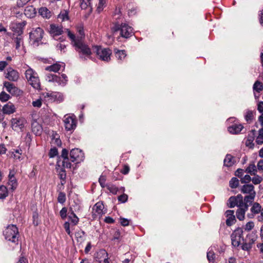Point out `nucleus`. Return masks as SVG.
Returning a JSON list of instances; mask_svg holds the SVG:
<instances>
[{
	"instance_id": "6e6552de",
	"label": "nucleus",
	"mask_w": 263,
	"mask_h": 263,
	"mask_svg": "<svg viewBox=\"0 0 263 263\" xmlns=\"http://www.w3.org/2000/svg\"><path fill=\"white\" fill-rule=\"evenodd\" d=\"M84 158V153L79 148H73L70 152V160L72 162L78 163L83 161Z\"/></svg>"
},
{
	"instance_id": "dca6fc26",
	"label": "nucleus",
	"mask_w": 263,
	"mask_h": 263,
	"mask_svg": "<svg viewBox=\"0 0 263 263\" xmlns=\"http://www.w3.org/2000/svg\"><path fill=\"white\" fill-rule=\"evenodd\" d=\"M63 28L61 26L51 24L50 26V33L53 36L61 35L63 33Z\"/></svg>"
},
{
	"instance_id": "6ab92c4d",
	"label": "nucleus",
	"mask_w": 263,
	"mask_h": 263,
	"mask_svg": "<svg viewBox=\"0 0 263 263\" xmlns=\"http://www.w3.org/2000/svg\"><path fill=\"white\" fill-rule=\"evenodd\" d=\"M261 209V206L259 203L258 202H254L252 204V206L251 207L250 211L252 213L251 214H249L248 216L249 218H252L254 215L259 214L260 213Z\"/></svg>"
},
{
	"instance_id": "603ef678",
	"label": "nucleus",
	"mask_w": 263,
	"mask_h": 263,
	"mask_svg": "<svg viewBox=\"0 0 263 263\" xmlns=\"http://www.w3.org/2000/svg\"><path fill=\"white\" fill-rule=\"evenodd\" d=\"M254 222L253 221H249L246 223L244 227V229L246 231H250L254 228Z\"/></svg>"
},
{
	"instance_id": "de8ad7c7",
	"label": "nucleus",
	"mask_w": 263,
	"mask_h": 263,
	"mask_svg": "<svg viewBox=\"0 0 263 263\" xmlns=\"http://www.w3.org/2000/svg\"><path fill=\"white\" fill-rule=\"evenodd\" d=\"M9 93L12 95L19 96L22 93V91L20 89L14 86Z\"/></svg>"
},
{
	"instance_id": "473e14b6",
	"label": "nucleus",
	"mask_w": 263,
	"mask_h": 263,
	"mask_svg": "<svg viewBox=\"0 0 263 263\" xmlns=\"http://www.w3.org/2000/svg\"><path fill=\"white\" fill-rule=\"evenodd\" d=\"M61 67V65L58 63H55L49 66L46 67L45 70L49 71L57 72L60 69Z\"/></svg>"
},
{
	"instance_id": "c756f323",
	"label": "nucleus",
	"mask_w": 263,
	"mask_h": 263,
	"mask_svg": "<svg viewBox=\"0 0 263 263\" xmlns=\"http://www.w3.org/2000/svg\"><path fill=\"white\" fill-rule=\"evenodd\" d=\"M39 12L43 17L46 18H49L51 16V12L46 7L41 8Z\"/></svg>"
},
{
	"instance_id": "79ce46f5",
	"label": "nucleus",
	"mask_w": 263,
	"mask_h": 263,
	"mask_svg": "<svg viewBox=\"0 0 263 263\" xmlns=\"http://www.w3.org/2000/svg\"><path fill=\"white\" fill-rule=\"evenodd\" d=\"M107 189L113 194H117L118 188L115 185L110 184L106 186Z\"/></svg>"
},
{
	"instance_id": "680f3d73",
	"label": "nucleus",
	"mask_w": 263,
	"mask_h": 263,
	"mask_svg": "<svg viewBox=\"0 0 263 263\" xmlns=\"http://www.w3.org/2000/svg\"><path fill=\"white\" fill-rule=\"evenodd\" d=\"M30 0H17L16 5L18 7H24Z\"/></svg>"
},
{
	"instance_id": "a19ab883",
	"label": "nucleus",
	"mask_w": 263,
	"mask_h": 263,
	"mask_svg": "<svg viewBox=\"0 0 263 263\" xmlns=\"http://www.w3.org/2000/svg\"><path fill=\"white\" fill-rule=\"evenodd\" d=\"M254 113L253 111L248 110L245 115V119L248 122H251L253 119Z\"/></svg>"
},
{
	"instance_id": "c85d7f7f",
	"label": "nucleus",
	"mask_w": 263,
	"mask_h": 263,
	"mask_svg": "<svg viewBox=\"0 0 263 263\" xmlns=\"http://www.w3.org/2000/svg\"><path fill=\"white\" fill-rule=\"evenodd\" d=\"M9 180L8 182V185L12 190L16 189L17 186L16 180L15 179L13 175L9 174Z\"/></svg>"
},
{
	"instance_id": "39448f33",
	"label": "nucleus",
	"mask_w": 263,
	"mask_h": 263,
	"mask_svg": "<svg viewBox=\"0 0 263 263\" xmlns=\"http://www.w3.org/2000/svg\"><path fill=\"white\" fill-rule=\"evenodd\" d=\"M43 34L44 31L41 28L33 29L29 33L30 42L34 46H38L43 38Z\"/></svg>"
},
{
	"instance_id": "2eb2a0df",
	"label": "nucleus",
	"mask_w": 263,
	"mask_h": 263,
	"mask_svg": "<svg viewBox=\"0 0 263 263\" xmlns=\"http://www.w3.org/2000/svg\"><path fill=\"white\" fill-rule=\"evenodd\" d=\"M248 208L247 205L245 206V204L242 206H239L238 209L236 212V215L237 219L240 221H242L245 219L246 212L248 211Z\"/></svg>"
},
{
	"instance_id": "5701e85b",
	"label": "nucleus",
	"mask_w": 263,
	"mask_h": 263,
	"mask_svg": "<svg viewBox=\"0 0 263 263\" xmlns=\"http://www.w3.org/2000/svg\"><path fill=\"white\" fill-rule=\"evenodd\" d=\"M243 129L241 124H235L228 127V131L233 134H237L239 133Z\"/></svg>"
},
{
	"instance_id": "a211bd4d",
	"label": "nucleus",
	"mask_w": 263,
	"mask_h": 263,
	"mask_svg": "<svg viewBox=\"0 0 263 263\" xmlns=\"http://www.w3.org/2000/svg\"><path fill=\"white\" fill-rule=\"evenodd\" d=\"M97 258L99 259H103V262L102 263H108V254L107 252L104 250L101 249L100 250L97 254ZM99 261L101 262L102 261V260H100Z\"/></svg>"
},
{
	"instance_id": "09e8293b",
	"label": "nucleus",
	"mask_w": 263,
	"mask_h": 263,
	"mask_svg": "<svg viewBox=\"0 0 263 263\" xmlns=\"http://www.w3.org/2000/svg\"><path fill=\"white\" fill-rule=\"evenodd\" d=\"M4 86L6 88L7 91L9 92H11V90L14 86V85L12 83H11L9 82H5L4 83Z\"/></svg>"
},
{
	"instance_id": "b1692460",
	"label": "nucleus",
	"mask_w": 263,
	"mask_h": 263,
	"mask_svg": "<svg viewBox=\"0 0 263 263\" xmlns=\"http://www.w3.org/2000/svg\"><path fill=\"white\" fill-rule=\"evenodd\" d=\"M35 13V9L32 6H28L25 9L24 14L28 17L34 16Z\"/></svg>"
},
{
	"instance_id": "338daca9",
	"label": "nucleus",
	"mask_w": 263,
	"mask_h": 263,
	"mask_svg": "<svg viewBox=\"0 0 263 263\" xmlns=\"http://www.w3.org/2000/svg\"><path fill=\"white\" fill-rule=\"evenodd\" d=\"M257 109L261 114L260 116H263V102H259L257 106Z\"/></svg>"
},
{
	"instance_id": "4be33fe9",
	"label": "nucleus",
	"mask_w": 263,
	"mask_h": 263,
	"mask_svg": "<svg viewBox=\"0 0 263 263\" xmlns=\"http://www.w3.org/2000/svg\"><path fill=\"white\" fill-rule=\"evenodd\" d=\"M255 195L256 192H253L252 193L250 194V195L246 196L244 198H243V204H244L245 206L247 205V208H249V205L253 202Z\"/></svg>"
},
{
	"instance_id": "7c9ffc66",
	"label": "nucleus",
	"mask_w": 263,
	"mask_h": 263,
	"mask_svg": "<svg viewBox=\"0 0 263 263\" xmlns=\"http://www.w3.org/2000/svg\"><path fill=\"white\" fill-rule=\"evenodd\" d=\"M36 75L37 73L31 68H29L25 72V77L28 81L32 79Z\"/></svg>"
},
{
	"instance_id": "423d86ee",
	"label": "nucleus",
	"mask_w": 263,
	"mask_h": 263,
	"mask_svg": "<svg viewBox=\"0 0 263 263\" xmlns=\"http://www.w3.org/2000/svg\"><path fill=\"white\" fill-rule=\"evenodd\" d=\"M242 233L243 230L242 228H238L236 229L231 234V238L232 245L234 247H238L241 243V240L242 239L243 240Z\"/></svg>"
},
{
	"instance_id": "a18cd8bd",
	"label": "nucleus",
	"mask_w": 263,
	"mask_h": 263,
	"mask_svg": "<svg viewBox=\"0 0 263 263\" xmlns=\"http://www.w3.org/2000/svg\"><path fill=\"white\" fill-rule=\"evenodd\" d=\"M13 154V158L16 160H20L21 156L22 155V150L21 149H17L14 150V152H12Z\"/></svg>"
},
{
	"instance_id": "2f4dec72",
	"label": "nucleus",
	"mask_w": 263,
	"mask_h": 263,
	"mask_svg": "<svg viewBox=\"0 0 263 263\" xmlns=\"http://www.w3.org/2000/svg\"><path fill=\"white\" fill-rule=\"evenodd\" d=\"M106 6V0H99L98 3L97 5L96 11L98 13L101 12L104 8Z\"/></svg>"
},
{
	"instance_id": "aec40b11",
	"label": "nucleus",
	"mask_w": 263,
	"mask_h": 263,
	"mask_svg": "<svg viewBox=\"0 0 263 263\" xmlns=\"http://www.w3.org/2000/svg\"><path fill=\"white\" fill-rule=\"evenodd\" d=\"M2 110L4 114L10 115L15 111V107L12 103L8 102L3 106Z\"/></svg>"
},
{
	"instance_id": "0e129e2a",
	"label": "nucleus",
	"mask_w": 263,
	"mask_h": 263,
	"mask_svg": "<svg viewBox=\"0 0 263 263\" xmlns=\"http://www.w3.org/2000/svg\"><path fill=\"white\" fill-rule=\"evenodd\" d=\"M68 151L65 148L63 149L62 151L61 157L63 158V160H67V159H68Z\"/></svg>"
},
{
	"instance_id": "ddd939ff",
	"label": "nucleus",
	"mask_w": 263,
	"mask_h": 263,
	"mask_svg": "<svg viewBox=\"0 0 263 263\" xmlns=\"http://www.w3.org/2000/svg\"><path fill=\"white\" fill-rule=\"evenodd\" d=\"M6 78L11 81H16L19 78L18 72L13 69L11 68H9L7 70Z\"/></svg>"
},
{
	"instance_id": "f8f14e48",
	"label": "nucleus",
	"mask_w": 263,
	"mask_h": 263,
	"mask_svg": "<svg viewBox=\"0 0 263 263\" xmlns=\"http://www.w3.org/2000/svg\"><path fill=\"white\" fill-rule=\"evenodd\" d=\"M60 163V161H58L56 165V170L61 180V183L62 185H64L66 183V173L65 170L63 168L61 167Z\"/></svg>"
},
{
	"instance_id": "1a4fd4ad",
	"label": "nucleus",
	"mask_w": 263,
	"mask_h": 263,
	"mask_svg": "<svg viewBox=\"0 0 263 263\" xmlns=\"http://www.w3.org/2000/svg\"><path fill=\"white\" fill-rule=\"evenodd\" d=\"M227 204L230 208H233L236 206H242L244 204H243L242 196L241 194H238L236 196L230 197L228 200Z\"/></svg>"
},
{
	"instance_id": "6e6d98bb",
	"label": "nucleus",
	"mask_w": 263,
	"mask_h": 263,
	"mask_svg": "<svg viewBox=\"0 0 263 263\" xmlns=\"http://www.w3.org/2000/svg\"><path fill=\"white\" fill-rule=\"evenodd\" d=\"M262 180V178L258 175H256L254 177H253V178L251 179L253 183L255 184H259L261 182Z\"/></svg>"
},
{
	"instance_id": "a878e982",
	"label": "nucleus",
	"mask_w": 263,
	"mask_h": 263,
	"mask_svg": "<svg viewBox=\"0 0 263 263\" xmlns=\"http://www.w3.org/2000/svg\"><path fill=\"white\" fill-rule=\"evenodd\" d=\"M241 192L244 194H250L252 193L254 191V187L252 184H246L243 185L241 189Z\"/></svg>"
},
{
	"instance_id": "37998d69",
	"label": "nucleus",
	"mask_w": 263,
	"mask_h": 263,
	"mask_svg": "<svg viewBox=\"0 0 263 263\" xmlns=\"http://www.w3.org/2000/svg\"><path fill=\"white\" fill-rule=\"evenodd\" d=\"M236 221V220L235 216H230L227 217L226 220V224L228 226H231L235 223Z\"/></svg>"
},
{
	"instance_id": "4d7b16f0",
	"label": "nucleus",
	"mask_w": 263,
	"mask_h": 263,
	"mask_svg": "<svg viewBox=\"0 0 263 263\" xmlns=\"http://www.w3.org/2000/svg\"><path fill=\"white\" fill-rule=\"evenodd\" d=\"M77 30L78 32H79V34L80 35L81 37H79L80 39L82 36H84V29L83 26L82 25L80 24L77 26Z\"/></svg>"
},
{
	"instance_id": "393cba45",
	"label": "nucleus",
	"mask_w": 263,
	"mask_h": 263,
	"mask_svg": "<svg viewBox=\"0 0 263 263\" xmlns=\"http://www.w3.org/2000/svg\"><path fill=\"white\" fill-rule=\"evenodd\" d=\"M234 158L230 154H227L224 159V165L227 167H230L234 164Z\"/></svg>"
},
{
	"instance_id": "0eeeda50",
	"label": "nucleus",
	"mask_w": 263,
	"mask_h": 263,
	"mask_svg": "<svg viewBox=\"0 0 263 263\" xmlns=\"http://www.w3.org/2000/svg\"><path fill=\"white\" fill-rule=\"evenodd\" d=\"M43 98L46 101L52 102L55 101H61L63 99L62 95L58 92H45L42 93Z\"/></svg>"
},
{
	"instance_id": "8fccbe9b",
	"label": "nucleus",
	"mask_w": 263,
	"mask_h": 263,
	"mask_svg": "<svg viewBox=\"0 0 263 263\" xmlns=\"http://www.w3.org/2000/svg\"><path fill=\"white\" fill-rule=\"evenodd\" d=\"M22 41H23V38H22V37L21 36H17L15 39L14 42H15V43L16 44L15 48L16 49H19V48L20 47L21 44L22 42Z\"/></svg>"
},
{
	"instance_id": "5fc2aeb1",
	"label": "nucleus",
	"mask_w": 263,
	"mask_h": 263,
	"mask_svg": "<svg viewBox=\"0 0 263 263\" xmlns=\"http://www.w3.org/2000/svg\"><path fill=\"white\" fill-rule=\"evenodd\" d=\"M58 154V149L55 147L51 148L49 153V156L50 158H53Z\"/></svg>"
},
{
	"instance_id": "864d4df0",
	"label": "nucleus",
	"mask_w": 263,
	"mask_h": 263,
	"mask_svg": "<svg viewBox=\"0 0 263 263\" xmlns=\"http://www.w3.org/2000/svg\"><path fill=\"white\" fill-rule=\"evenodd\" d=\"M67 209L66 207L63 208L60 212V215L62 219H65L67 217Z\"/></svg>"
},
{
	"instance_id": "13d9d810",
	"label": "nucleus",
	"mask_w": 263,
	"mask_h": 263,
	"mask_svg": "<svg viewBox=\"0 0 263 263\" xmlns=\"http://www.w3.org/2000/svg\"><path fill=\"white\" fill-rule=\"evenodd\" d=\"M32 131L36 135H40L42 132V128L40 125L37 124L36 126L32 127Z\"/></svg>"
},
{
	"instance_id": "ea45409f",
	"label": "nucleus",
	"mask_w": 263,
	"mask_h": 263,
	"mask_svg": "<svg viewBox=\"0 0 263 263\" xmlns=\"http://www.w3.org/2000/svg\"><path fill=\"white\" fill-rule=\"evenodd\" d=\"M207 258L209 261L210 263H213L215 260V255L214 252L212 250H209L207 252Z\"/></svg>"
},
{
	"instance_id": "c03bdc74",
	"label": "nucleus",
	"mask_w": 263,
	"mask_h": 263,
	"mask_svg": "<svg viewBox=\"0 0 263 263\" xmlns=\"http://www.w3.org/2000/svg\"><path fill=\"white\" fill-rule=\"evenodd\" d=\"M10 98V96L4 91L0 93V100L2 102L7 101Z\"/></svg>"
},
{
	"instance_id": "052dcab7",
	"label": "nucleus",
	"mask_w": 263,
	"mask_h": 263,
	"mask_svg": "<svg viewBox=\"0 0 263 263\" xmlns=\"http://www.w3.org/2000/svg\"><path fill=\"white\" fill-rule=\"evenodd\" d=\"M69 159H67V160L64 159L62 161V164L63 168L64 169L65 168H70L71 166V163L69 161Z\"/></svg>"
},
{
	"instance_id": "4c0bfd02",
	"label": "nucleus",
	"mask_w": 263,
	"mask_h": 263,
	"mask_svg": "<svg viewBox=\"0 0 263 263\" xmlns=\"http://www.w3.org/2000/svg\"><path fill=\"white\" fill-rule=\"evenodd\" d=\"M80 7L82 9H86L88 7H91L90 0H80Z\"/></svg>"
},
{
	"instance_id": "9d476101",
	"label": "nucleus",
	"mask_w": 263,
	"mask_h": 263,
	"mask_svg": "<svg viewBox=\"0 0 263 263\" xmlns=\"http://www.w3.org/2000/svg\"><path fill=\"white\" fill-rule=\"evenodd\" d=\"M65 129L67 130H72L77 126V120L71 116L65 117L64 120Z\"/></svg>"
},
{
	"instance_id": "9b49d317",
	"label": "nucleus",
	"mask_w": 263,
	"mask_h": 263,
	"mask_svg": "<svg viewBox=\"0 0 263 263\" xmlns=\"http://www.w3.org/2000/svg\"><path fill=\"white\" fill-rule=\"evenodd\" d=\"M104 206L102 202H98L96 203L92 208L93 217L95 218L98 215L101 216L105 212L103 211Z\"/></svg>"
},
{
	"instance_id": "f704fd0d",
	"label": "nucleus",
	"mask_w": 263,
	"mask_h": 263,
	"mask_svg": "<svg viewBox=\"0 0 263 263\" xmlns=\"http://www.w3.org/2000/svg\"><path fill=\"white\" fill-rule=\"evenodd\" d=\"M8 195L7 188L4 185L0 186V199H4Z\"/></svg>"
},
{
	"instance_id": "bb28decb",
	"label": "nucleus",
	"mask_w": 263,
	"mask_h": 263,
	"mask_svg": "<svg viewBox=\"0 0 263 263\" xmlns=\"http://www.w3.org/2000/svg\"><path fill=\"white\" fill-rule=\"evenodd\" d=\"M114 52L116 57L120 61H122L126 56V51L124 50H120L116 48Z\"/></svg>"
},
{
	"instance_id": "cd10ccee",
	"label": "nucleus",
	"mask_w": 263,
	"mask_h": 263,
	"mask_svg": "<svg viewBox=\"0 0 263 263\" xmlns=\"http://www.w3.org/2000/svg\"><path fill=\"white\" fill-rule=\"evenodd\" d=\"M28 82L34 88L36 89L40 88L41 85L37 74L29 81Z\"/></svg>"
},
{
	"instance_id": "20e7f679",
	"label": "nucleus",
	"mask_w": 263,
	"mask_h": 263,
	"mask_svg": "<svg viewBox=\"0 0 263 263\" xmlns=\"http://www.w3.org/2000/svg\"><path fill=\"white\" fill-rule=\"evenodd\" d=\"M93 50L99 59L105 62H108L110 60L112 52L109 48H103L96 46L94 47Z\"/></svg>"
},
{
	"instance_id": "774afa93",
	"label": "nucleus",
	"mask_w": 263,
	"mask_h": 263,
	"mask_svg": "<svg viewBox=\"0 0 263 263\" xmlns=\"http://www.w3.org/2000/svg\"><path fill=\"white\" fill-rule=\"evenodd\" d=\"M257 167L258 171L263 172V160H260L258 162Z\"/></svg>"
},
{
	"instance_id": "3c124183",
	"label": "nucleus",
	"mask_w": 263,
	"mask_h": 263,
	"mask_svg": "<svg viewBox=\"0 0 263 263\" xmlns=\"http://www.w3.org/2000/svg\"><path fill=\"white\" fill-rule=\"evenodd\" d=\"M106 177L104 175H101L99 179V182L102 187L104 188L107 185L105 184Z\"/></svg>"
},
{
	"instance_id": "7ed1b4c3",
	"label": "nucleus",
	"mask_w": 263,
	"mask_h": 263,
	"mask_svg": "<svg viewBox=\"0 0 263 263\" xmlns=\"http://www.w3.org/2000/svg\"><path fill=\"white\" fill-rule=\"evenodd\" d=\"M114 32L120 31V35L124 38H128L134 34L133 29L126 23L116 24L112 28Z\"/></svg>"
},
{
	"instance_id": "69168bd1",
	"label": "nucleus",
	"mask_w": 263,
	"mask_h": 263,
	"mask_svg": "<svg viewBox=\"0 0 263 263\" xmlns=\"http://www.w3.org/2000/svg\"><path fill=\"white\" fill-rule=\"evenodd\" d=\"M120 223L122 226L125 227L129 224V221L126 218H120Z\"/></svg>"
},
{
	"instance_id": "49530a36",
	"label": "nucleus",
	"mask_w": 263,
	"mask_h": 263,
	"mask_svg": "<svg viewBox=\"0 0 263 263\" xmlns=\"http://www.w3.org/2000/svg\"><path fill=\"white\" fill-rule=\"evenodd\" d=\"M58 202L60 203H64L66 201V195L63 192H60L58 197Z\"/></svg>"
},
{
	"instance_id": "72a5a7b5",
	"label": "nucleus",
	"mask_w": 263,
	"mask_h": 263,
	"mask_svg": "<svg viewBox=\"0 0 263 263\" xmlns=\"http://www.w3.org/2000/svg\"><path fill=\"white\" fill-rule=\"evenodd\" d=\"M246 172L250 174L251 175L255 176L257 172L255 165L254 163L249 164L246 170Z\"/></svg>"
},
{
	"instance_id": "58836bf2",
	"label": "nucleus",
	"mask_w": 263,
	"mask_h": 263,
	"mask_svg": "<svg viewBox=\"0 0 263 263\" xmlns=\"http://www.w3.org/2000/svg\"><path fill=\"white\" fill-rule=\"evenodd\" d=\"M258 132V136L257 137L256 142L258 144H261L263 143V128H260Z\"/></svg>"
},
{
	"instance_id": "f3484780",
	"label": "nucleus",
	"mask_w": 263,
	"mask_h": 263,
	"mask_svg": "<svg viewBox=\"0 0 263 263\" xmlns=\"http://www.w3.org/2000/svg\"><path fill=\"white\" fill-rule=\"evenodd\" d=\"M67 82V77L65 74H62L61 77L55 75L53 83H56L59 85L64 86Z\"/></svg>"
},
{
	"instance_id": "bf43d9fd",
	"label": "nucleus",
	"mask_w": 263,
	"mask_h": 263,
	"mask_svg": "<svg viewBox=\"0 0 263 263\" xmlns=\"http://www.w3.org/2000/svg\"><path fill=\"white\" fill-rule=\"evenodd\" d=\"M128 199V196L125 194H123L118 197V200L122 202L125 203Z\"/></svg>"
},
{
	"instance_id": "412c9836",
	"label": "nucleus",
	"mask_w": 263,
	"mask_h": 263,
	"mask_svg": "<svg viewBox=\"0 0 263 263\" xmlns=\"http://www.w3.org/2000/svg\"><path fill=\"white\" fill-rule=\"evenodd\" d=\"M11 126L14 130L21 129L23 127V120L20 118H13L11 120Z\"/></svg>"
},
{
	"instance_id": "f03ea898",
	"label": "nucleus",
	"mask_w": 263,
	"mask_h": 263,
	"mask_svg": "<svg viewBox=\"0 0 263 263\" xmlns=\"http://www.w3.org/2000/svg\"><path fill=\"white\" fill-rule=\"evenodd\" d=\"M3 234L6 240L14 243L17 242L19 234L16 226H8L4 231Z\"/></svg>"
},
{
	"instance_id": "e433bc0d",
	"label": "nucleus",
	"mask_w": 263,
	"mask_h": 263,
	"mask_svg": "<svg viewBox=\"0 0 263 263\" xmlns=\"http://www.w3.org/2000/svg\"><path fill=\"white\" fill-rule=\"evenodd\" d=\"M239 185V180L236 177H233L229 182V186L232 189H235Z\"/></svg>"
},
{
	"instance_id": "e2e57ef3",
	"label": "nucleus",
	"mask_w": 263,
	"mask_h": 263,
	"mask_svg": "<svg viewBox=\"0 0 263 263\" xmlns=\"http://www.w3.org/2000/svg\"><path fill=\"white\" fill-rule=\"evenodd\" d=\"M251 178L249 175H246L243 177L241 178V182L242 183H248L251 180Z\"/></svg>"
},
{
	"instance_id": "f257e3e1",
	"label": "nucleus",
	"mask_w": 263,
	"mask_h": 263,
	"mask_svg": "<svg viewBox=\"0 0 263 263\" xmlns=\"http://www.w3.org/2000/svg\"><path fill=\"white\" fill-rule=\"evenodd\" d=\"M67 31L68 36L71 41L72 44L76 50L78 52L80 58L84 60L89 58L91 54V51L88 46L83 42L82 39L79 37H76L74 34L69 30Z\"/></svg>"
},
{
	"instance_id": "4468645a",
	"label": "nucleus",
	"mask_w": 263,
	"mask_h": 263,
	"mask_svg": "<svg viewBox=\"0 0 263 263\" xmlns=\"http://www.w3.org/2000/svg\"><path fill=\"white\" fill-rule=\"evenodd\" d=\"M77 211L76 208L73 205H71L69 208V215H68V218L71 221V222L73 225H76L79 221V218L77 216L74 212Z\"/></svg>"
},
{
	"instance_id": "c9c22d12",
	"label": "nucleus",
	"mask_w": 263,
	"mask_h": 263,
	"mask_svg": "<svg viewBox=\"0 0 263 263\" xmlns=\"http://www.w3.org/2000/svg\"><path fill=\"white\" fill-rule=\"evenodd\" d=\"M253 90L260 92L263 90V84L259 81H257L253 85Z\"/></svg>"
}]
</instances>
